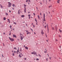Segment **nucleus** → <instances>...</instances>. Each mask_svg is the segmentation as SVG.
Instances as JSON below:
<instances>
[{
    "mask_svg": "<svg viewBox=\"0 0 62 62\" xmlns=\"http://www.w3.org/2000/svg\"><path fill=\"white\" fill-rule=\"evenodd\" d=\"M29 2H30V0H29Z\"/></svg>",
    "mask_w": 62,
    "mask_h": 62,
    "instance_id": "obj_63",
    "label": "nucleus"
},
{
    "mask_svg": "<svg viewBox=\"0 0 62 62\" xmlns=\"http://www.w3.org/2000/svg\"><path fill=\"white\" fill-rule=\"evenodd\" d=\"M21 40H22L23 39V37L22 36H21Z\"/></svg>",
    "mask_w": 62,
    "mask_h": 62,
    "instance_id": "obj_6",
    "label": "nucleus"
},
{
    "mask_svg": "<svg viewBox=\"0 0 62 62\" xmlns=\"http://www.w3.org/2000/svg\"><path fill=\"white\" fill-rule=\"evenodd\" d=\"M34 54L35 55H36L37 56H38L37 55V52H35V53L34 52Z\"/></svg>",
    "mask_w": 62,
    "mask_h": 62,
    "instance_id": "obj_2",
    "label": "nucleus"
},
{
    "mask_svg": "<svg viewBox=\"0 0 62 62\" xmlns=\"http://www.w3.org/2000/svg\"><path fill=\"white\" fill-rule=\"evenodd\" d=\"M19 56H20V57H22V56H21V54H19Z\"/></svg>",
    "mask_w": 62,
    "mask_h": 62,
    "instance_id": "obj_20",
    "label": "nucleus"
},
{
    "mask_svg": "<svg viewBox=\"0 0 62 62\" xmlns=\"http://www.w3.org/2000/svg\"><path fill=\"white\" fill-rule=\"evenodd\" d=\"M9 39L10 40H11V41H14V39L11 38L10 37H9Z\"/></svg>",
    "mask_w": 62,
    "mask_h": 62,
    "instance_id": "obj_1",
    "label": "nucleus"
},
{
    "mask_svg": "<svg viewBox=\"0 0 62 62\" xmlns=\"http://www.w3.org/2000/svg\"><path fill=\"white\" fill-rule=\"evenodd\" d=\"M9 35L10 36V35H11V33H10V32L9 33Z\"/></svg>",
    "mask_w": 62,
    "mask_h": 62,
    "instance_id": "obj_38",
    "label": "nucleus"
},
{
    "mask_svg": "<svg viewBox=\"0 0 62 62\" xmlns=\"http://www.w3.org/2000/svg\"><path fill=\"white\" fill-rule=\"evenodd\" d=\"M19 47H18V50H19Z\"/></svg>",
    "mask_w": 62,
    "mask_h": 62,
    "instance_id": "obj_58",
    "label": "nucleus"
},
{
    "mask_svg": "<svg viewBox=\"0 0 62 62\" xmlns=\"http://www.w3.org/2000/svg\"><path fill=\"white\" fill-rule=\"evenodd\" d=\"M48 33H49V29H47Z\"/></svg>",
    "mask_w": 62,
    "mask_h": 62,
    "instance_id": "obj_33",
    "label": "nucleus"
},
{
    "mask_svg": "<svg viewBox=\"0 0 62 62\" xmlns=\"http://www.w3.org/2000/svg\"><path fill=\"white\" fill-rule=\"evenodd\" d=\"M30 16H29V19H30Z\"/></svg>",
    "mask_w": 62,
    "mask_h": 62,
    "instance_id": "obj_40",
    "label": "nucleus"
},
{
    "mask_svg": "<svg viewBox=\"0 0 62 62\" xmlns=\"http://www.w3.org/2000/svg\"><path fill=\"white\" fill-rule=\"evenodd\" d=\"M13 30L14 31V29H13Z\"/></svg>",
    "mask_w": 62,
    "mask_h": 62,
    "instance_id": "obj_56",
    "label": "nucleus"
},
{
    "mask_svg": "<svg viewBox=\"0 0 62 62\" xmlns=\"http://www.w3.org/2000/svg\"><path fill=\"white\" fill-rule=\"evenodd\" d=\"M34 34H36V33L35 32H34Z\"/></svg>",
    "mask_w": 62,
    "mask_h": 62,
    "instance_id": "obj_64",
    "label": "nucleus"
},
{
    "mask_svg": "<svg viewBox=\"0 0 62 62\" xmlns=\"http://www.w3.org/2000/svg\"><path fill=\"white\" fill-rule=\"evenodd\" d=\"M51 7H52V5H51L50 6H49V8H51Z\"/></svg>",
    "mask_w": 62,
    "mask_h": 62,
    "instance_id": "obj_19",
    "label": "nucleus"
},
{
    "mask_svg": "<svg viewBox=\"0 0 62 62\" xmlns=\"http://www.w3.org/2000/svg\"><path fill=\"white\" fill-rule=\"evenodd\" d=\"M46 61H48V58H47L46 59Z\"/></svg>",
    "mask_w": 62,
    "mask_h": 62,
    "instance_id": "obj_42",
    "label": "nucleus"
},
{
    "mask_svg": "<svg viewBox=\"0 0 62 62\" xmlns=\"http://www.w3.org/2000/svg\"><path fill=\"white\" fill-rule=\"evenodd\" d=\"M33 27H35V25H33Z\"/></svg>",
    "mask_w": 62,
    "mask_h": 62,
    "instance_id": "obj_52",
    "label": "nucleus"
},
{
    "mask_svg": "<svg viewBox=\"0 0 62 62\" xmlns=\"http://www.w3.org/2000/svg\"><path fill=\"white\" fill-rule=\"evenodd\" d=\"M29 33V32H28L27 33V35H28Z\"/></svg>",
    "mask_w": 62,
    "mask_h": 62,
    "instance_id": "obj_44",
    "label": "nucleus"
},
{
    "mask_svg": "<svg viewBox=\"0 0 62 62\" xmlns=\"http://www.w3.org/2000/svg\"><path fill=\"white\" fill-rule=\"evenodd\" d=\"M3 34H4V35H5V33L4 32Z\"/></svg>",
    "mask_w": 62,
    "mask_h": 62,
    "instance_id": "obj_50",
    "label": "nucleus"
},
{
    "mask_svg": "<svg viewBox=\"0 0 62 62\" xmlns=\"http://www.w3.org/2000/svg\"><path fill=\"white\" fill-rule=\"evenodd\" d=\"M24 17V16H21V17Z\"/></svg>",
    "mask_w": 62,
    "mask_h": 62,
    "instance_id": "obj_27",
    "label": "nucleus"
},
{
    "mask_svg": "<svg viewBox=\"0 0 62 62\" xmlns=\"http://www.w3.org/2000/svg\"><path fill=\"white\" fill-rule=\"evenodd\" d=\"M28 32V31L27 30L26 31V32Z\"/></svg>",
    "mask_w": 62,
    "mask_h": 62,
    "instance_id": "obj_60",
    "label": "nucleus"
},
{
    "mask_svg": "<svg viewBox=\"0 0 62 62\" xmlns=\"http://www.w3.org/2000/svg\"><path fill=\"white\" fill-rule=\"evenodd\" d=\"M53 12H54V11H52Z\"/></svg>",
    "mask_w": 62,
    "mask_h": 62,
    "instance_id": "obj_62",
    "label": "nucleus"
},
{
    "mask_svg": "<svg viewBox=\"0 0 62 62\" xmlns=\"http://www.w3.org/2000/svg\"><path fill=\"white\" fill-rule=\"evenodd\" d=\"M24 59L25 60H26V58H24Z\"/></svg>",
    "mask_w": 62,
    "mask_h": 62,
    "instance_id": "obj_46",
    "label": "nucleus"
},
{
    "mask_svg": "<svg viewBox=\"0 0 62 62\" xmlns=\"http://www.w3.org/2000/svg\"><path fill=\"white\" fill-rule=\"evenodd\" d=\"M38 55L40 57H41V55H40L39 54Z\"/></svg>",
    "mask_w": 62,
    "mask_h": 62,
    "instance_id": "obj_18",
    "label": "nucleus"
},
{
    "mask_svg": "<svg viewBox=\"0 0 62 62\" xmlns=\"http://www.w3.org/2000/svg\"><path fill=\"white\" fill-rule=\"evenodd\" d=\"M13 7H15H15H16L15 6V5L14 4H13Z\"/></svg>",
    "mask_w": 62,
    "mask_h": 62,
    "instance_id": "obj_9",
    "label": "nucleus"
},
{
    "mask_svg": "<svg viewBox=\"0 0 62 62\" xmlns=\"http://www.w3.org/2000/svg\"><path fill=\"white\" fill-rule=\"evenodd\" d=\"M34 53H35L34 52H32L31 53V54H34Z\"/></svg>",
    "mask_w": 62,
    "mask_h": 62,
    "instance_id": "obj_25",
    "label": "nucleus"
},
{
    "mask_svg": "<svg viewBox=\"0 0 62 62\" xmlns=\"http://www.w3.org/2000/svg\"><path fill=\"white\" fill-rule=\"evenodd\" d=\"M47 29H49V28H48V24H47Z\"/></svg>",
    "mask_w": 62,
    "mask_h": 62,
    "instance_id": "obj_28",
    "label": "nucleus"
},
{
    "mask_svg": "<svg viewBox=\"0 0 62 62\" xmlns=\"http://www.w3.org/2000/svg\"><path fill=\"white\" fill-rule=\"evenodd\" d=\"M22 49H21V47H20V52H22Z\"/></svg>",
    "mask_w": 62,
    "mask_h": 62,
    "instance_id": "obj_8",
    "label": "nucleus"
},
{
    "mask_svg": "<svg viewBox=\"0 0 62 62\" xmlns=\"http://www.w3.org/2000/svg\"><path fill=\"white\" fill-rule=\"evenodd\" d=\"M8 5L9 7H10L11 6V3H9V4H8Z\"/></svg>",
    "mask_w": 62,
    "mask_h": 62,
    "instance_id": "obj_4",
    "label": "nucleus"
},
{
    "mask_svg": "<svg viewBox=\"0 0 62 62\" xmlns=\"http://www.w3.org/2000/svg\"><path fill=\"white\" fill-rule=\"evenodd\" d=\"M59 48H61V46H60Z\"/></svg>",
    "mask_w": 62,
    "mask_h": 62,
    "instance_id": "obj_54",
    "label": "nucleus"
},
{
    "mask_svg": "<svg viewBox=\"0 0 62 62\" xmlns=\"http://www.w3.org/2000/svg\"><path fill=\"white\" fill-rule=\"evenodd\" d=\"M13 56H14V53H13Z\"/></svg>",
    "mask_w": 62,
    "mask_h": 62,
    "instance_id": "obj_35",
    "label": "nucleus"
},
{
    "mask_svg": "<svg viewBox=\"0 0 62 62\" xmlns=\"http://www.w3.org/2000/svg\"><path fill=\"white\" fill-rule=\"evenodd\" d=\"M14 52L15 53V54L16 53V51H15Z\"/></svg>",
    "mask_w": 62,
    "mask_h": 62,
    "instance_id": "obj_49",
    "label": "nucleus"
},
{
    "mask_svg": "<svg viewBox=\"0 0 62 62\" xmlns=\"http://www.w3.org/2000/svg\"><path fill=\"white\" fill-rule=\"evenodd\" d=\"M28 2V0H27L26 1V2Z\"/></svg>",
    "mask_w": 62,
    "mask_h": 62,
    "instance_id": "obj_55",
    "label": "nucleus"
},
{
    "mask_svg": "<svg viewBox=\"0 0 62 62\" xmlns=\"http://www.w3.org/2000/svg\"><path fill=\"white\" fill-rule=\"evenodd\" d=\"M8 22L9 23H10V20H9V21H8Z\"/></svg>",
    "mask_w": 62,
    "mask_h": 62,
    "instance_id": "obj_31",
    "label": "nucleus"
},
{
    "mask_svg": "<svg viewBox=\"0 0 62 62\" xmlns=\"http://www.w3.org/2000/svg\"><path fill=\"white\" fill-rule=\"evenodd\" d=\"M14 49H15L16 50H17V48H16V47H14Z\"/></svg>",
    "mask_w": 62,
    "mask_h": 62,
    "instance_id": "obj_17",
    "label": "nucleus"
},
{
    "mask_svg": "<svg viewBox=\"0 0 62 62\" xmlns=\"http://www.w3.org/2000/svg\"><path fill=\"white\" fill-rule=\"evenodd\" d=\"M12 27V26H11V25H10V28H11Z\"/></svg>",
    "mask_w": 62,
    "mask_h": 62,
    "instance_id": "obj_30",
    "label": "nucleus"
},
{
    "mask_svg": "<svg viewBox=\"0 0 62 62\" xmlns=\"http://www.w3.org/2000/svg\"><path fill=\"white\" fill-rule=\"evenodd\" d=\"M57 2L58 3H59V2H60V0H58Z\"/></svg>",
    "mask_w": 62,
    "mask_h": 62,
    "instance_id": "obj_14",
    "label": "nucleus"
},
{
    "mask_svg": "<svg viewBox=\"0 0 62 62\" xmlns=\"http://www.w3.org/2000/svg\"><path fill=\"white\" fill-rule=\"evenodd\" d=\"M36 60H39V59L38 58H37L36 59Z\"/></svg>",
    "mask_w": 62,
    "mask_h": 62,
    "instance_id": "obj_24",
    "label": "nucleus"
},
{
    "mask_svg": "<svg viewBox=\"0 0 62 62\" xmlns=\"http://www.w3.org/2000/svg\"><path fill=\"white\" fill-rule=\"evenodd\" d=\"M8 21H10V20H9V19H8Z\"/></svg>",
    "mask_w": 62,
    "mask_h": 62,
    "instance_id": "obj_32",
    "label": "nucleus"
},
{
    "mask_svg": "<svg viewBox=\"0 0 62 62\" xmlns=\"http://www.w3.org/2000/svg\"><path fill=\"white\" fill-rule=\"evenodd\" d=\"M44 16H45V14L44 13Z\"/></svg>",
    "mask_w": 62,
    "mask_h": 62,
    "instance_id": "obj_61",
    "label": "nucleus"
},
{
    "mask_svg": "<svg viewBox=\"0 0 62 62\" xmlns=\"http://www.w3.org/2000/svg\"><path fill=\"white\" fill-rule=\"evenodd\" d=\"M14 23L15 24H16V22H14Z\"/></svg>",
    "mask_w": 62,
    "mask_h": 62,
    "instance_id": "obj_29",
    "label": "nucleus"
},
{
    "mask_svg": "<svg viewBox=\"0 0 62 62\" xmlns=\"http://www.w3.org/2000/svg\"><path fill=\"white\" fill-rule=\"evenodd\" d=\"M38 18H39V16H38Z\"/></svg>",
    "mask_w": 62,
    "mask_h": 62,
    "instance_id": "obj_34",
    "label": "nucleus"
},
{
    "mask_svg": "<svg viewBox=\"0 0 62 62\" xmlns=\"http://www.w3.org/2000/svg\"><path fill=\"white\" fill-rule=\"evenodd\" d=\"M59 38H61V36H60V35H59Z\"/></svg>",
    "mask_w": 62,
    "mask_h": 62,
    "instance_id": "obj_21",
    "label": "nucleus"
},
{
    "mask_svg": "<svg viewBox=\"0 0 62 62\" xmlns=\"http://www.w3.org/2000/svg\"><path fill=\"white\" fill-rule=\"evenodd\" d=\"M55 28L56 29V30H57V27L56 25H55Z\"/></svg>",
    "mask_w": 62,
    "mask_h": 62,
    "instance_id": "obj_12",
    "label": "nucleus"
},
{
    "mask_svg": "<svg viewBox=\"0 0 62 62\" xmlns=\"http://www.w3.org/2000/svg\"><path fill=\"white\" fill-rule=\"evenodd\" d=\"M44 21H45V16H44Z\"/></svg>",
    "mask_w": 62,
    "mask_h": 62,
    "instance_id": "obj_11",
    "label": "nucleus"
},
{
    "mask_svg": "<svg viewBox=\"0 0 62 62\" xmlns=\"http://www.w3.org/2000/svg\"><path fill=\"white\" fill-rule=\"evenodd\" d=\"M36 9H38V7H36Z\"/></svg>",
    "mask_w": 62,
    "mask_h": 62,
    "instance_id": "obj_53",
    "label": "nucleus"
},
{
    "mask_svg": "<svg viewBox=\"0 0 62 62\" xmlns=\"http://www.w3.org/2000/svg\"><path fill=\"white\" fill-rule=\"evenodd\" d=\"M16 54H18V52H16Z\"/></svg>",
    "mask_w": 62,
    "mask_h": 62,
    "instance_id": "obj_45",
    "label": "nucleus"
},
{
    "mask_svg": "<svg viewBox=\"0 0 62 62\" xmlns=\"http://www.w3.org/2000/svg\"><path fill=\"white\" fill-rule=\"evenodd\" d=\"M43 30H42V31H41V33L42 35H43V33H42V32H43Z\"/></svg>",
    "mask_w": 62,
    "mask_h": 62,
    "instance_id": "obj_15",
    "label": "nucleus"
},
{
    "mask_svg": "<svg viewBox=\"0 0 62 62\" xmlns=\"http://www.w3.org/2000/svg\"><path fill=\"white\" fill-rule=\"evenodd\" d=\"M1 8H3V6H1Z\"/></svg>",
    "mask_w": 62,
    "mask_h": 62,
    "instance_id": "obj_43",
    "label": "nucleus"
},
{
    "mask_svg": "<svg viewBox=\"0 0 62 62\" xmlns=\"http://www.w3.org/2000/svg\"><path fill=\"white\" fill-rule=\"evenodd\" d=\"M24 11L25 13H26V8L25 7H24Z\"/></svg>",
    "mask_w": 62,
    "mask_h": 62,
    "instance_id": "obj_5",
    "label": "nucleus"
},
{
    "mask_svg": "<svg viewBox=\"0 0 62 62\" xmlns=\"http://www.w3.org/2000/svg\"><path fill=\"white\" fill-rule=\"evenodd\" d=\"M2 56L3 57V54H2Z\"/></svg>",
    "mask_w": 62,
    "mask_h": 62,
    "instance_id": "obj_57",
    "label": "nucleus"
},
{
    "mask_svg": "<svg viewBox=\"0 0 62 62\" xmlns=\"http://www.w3.org/2000/svg\"><path fill=\"white\" fill-rule=\"evenodd\" d=\"M6 20V17H4L3 18V20L4 21H5V20Z\"/></svg>",
    "mask_w": 62,
    "mask_h": 62,
    "instance_id": "obj_7",
    "label": "nucleus"
},
{
    "mask_svg": "<svg viewBox=\"0 0 62 62\" xmlns=\"http://www.w3.org/2000/svg\"><path fill=\"white\" fill-rule=\"evenodd\" d=\"M13 36L14 38H17V37H16V35H15L13 34Z\"/></svg>",
    "mask_w": 62,
    "mask_h": 62,
    "instance_id": "obj_3",
    "label": "nucleus"
},
{
    "mask_svg": "<svg viewBox=\"0 0 62 62\" xmlns=\"http://www.w3.org/2000/svg\"><path fill=\"white\" fill-rule=\"evenodd\" d=\"M33 15H34V16H35V13H33Z\"/></svg>",
    "mask_w": 62,
    "mask_h": 62,
    "instance_id": "obj_47",
    "label": "nucleus"
},
{
    "mask_svg": "<svg viewBox=\"0 0 62 62\" xmlns=\"http://www.w3.org/2000/svg\"><path fill=\"white\" fill-rule=\"evenodd\" d=\"M35 21H36V22H37V23H38V22H37V19H36L35 18Z\"/></svg>",
    "mask_w": 62,
    "mask_h": 62,
    "instance_id": "obj_13",
    "label": "nucleus"
},
{
    "mask_svg": "<svg viewBox=\"0 0 62 62\" xmlns=\"http://www.w3.org/2000/svg\"><path fill=\"white\" fill-rule=\"evenodd\" d=\"M55 41H58V40L57 39H56L55 40Z\"/></svg>",
    "mask_w": 62,
    "mask_h": 62,
    "instance_id": "obj_37",
    "label": "nucleus"
},
{
    "mask_svg": "<svg viewBox=\"0 0 62 62\" xmlns=\"http://www.w3.org/2000/svg\"><path fill=\"white\" fill-rule=\"evenodd\" d=\"M24 7H26V5L25 4H24Z\"/></svg>",
    "mask_w": 62,
    "mask_h": 62,
    "instance_id": "obj_26",
    "label": "nucleus"
},
{
    "mask_svg": "<svg viewBox=\"0 0 62 62\" xmlns=\"http://www.w3.org/2000/svg\"><path fill=\"white\" fill-rule=\"evenodd\" d=\"M9 12H11V11L10 10H9Z\"/></svg>",
    "mask_w": 62,
    "mask_h": 62,
    "instance_id": "obj_51",
    "label": "nucleus"
},
{
    "mask_svg": "<svg viewBox=\"0 0 62 62\" xmlns=\"http://www.w3.org/2000/svg\"><path fill=\"white\" fill-rule=\"evenodd\" d=\"M31 31H32V32H33V30H32V29H31Z\"/></svg>",
    "mask_w": 62,
    "mask_h": 62,
    "instance_id": "obj_36",
    "label": "nucleus"
},
{
    "mask_svg": "<svg viewBox=\"0 0 62 62\" xmlns=\"http://www.w3.org/2000/svg\"><path fill=\"white\" fill-rule=\"evenodd\" d=\"M18 51H19V50H17L16 52H18Z\"/></svg>",
    "mask_w": 62,
    "mask_h": 62,
    "instance_id": "obj_59",
    "label": "nucleus"
},
{
    "mask_svg": "<svg viewBox=\"0 0 62 62\" xmlns=\"http://www.w3.org/2000/svg\"><path fill=\"white\" fill-rule=\"evenodd\" d=\"M45 28H46V25L45 26Z\"/></svg>",
    "mask_w": 62,
    "mask_h": 62,
    "instance_id": "obj_48",
    "label": "nucleus"
},
{
    "mask_svg": "<svg viewBox=\"0 0 62 62\" xmlns=\"http://www.w3.org/2000/svg\"><path fill=\"white\" fill-rule=\"evenodd\" d=\"M20 11V10H19L18 11V13L19 14H20V12H19V11Z\"/></svg>",
    "mask_w": 62,
    "mask_h": 62,
    "instance_id": "obj_22",
    "label": "nucleus"
},
{
    "mask_svg": "<svg viewBox=\"0 0 62 62\" xmlns=\"http://www.w3.org/2000/svg\"><path fill=\"white\" fill-rule=\"evenodd\" d=\"M60 32H61H61H62V31H61L60 30Z\"/></svg>",
    "mask_w": 62,
    "mask_h": 62,
    "instance_id": "obj_39",
    "label": "nucleus"
},
{
    "mask_svg": "<svg viewBox=\"0 0 62 62\" xmlns=\"http://www.w3.org/2000/svg\"><path fill=\"white\" fill-rule=\"evenodd\" d=\"M3 46H5V45H4V43H3Z\"/></svg>",
    "mask_w": 62,
    "mask_h": 62,
    "instance_id": "obj_41",
    "label": "nucleus"
},
{
    "mask_svg": "<svg viewBox=\"0 0 62 62\" xmlns=\"http://www.w3.org/2000/svg\"><path fill=\"white\" fill-rule=\"evenodd\" d=\"M25 48L26 49H27V50H28V47L26 46L25 47Z\"/></svg>",
    "mask_w": 62,
    "mask_h": 62,
    "instance_id": "obj_10",
    "label": "nucleus"
},
{
    "mask_svg": "<svg viewBox=\"0 0 62 62\" xmlns=\"http://www.w3.org/2000/svg\"><path fill=\"white\" fill-rule=\"evenodd\" d=\"M6 15H7V16L8 15V13H6Z\"/></svg>",
    "mask_w": 62,
    "mask_h": 62,
    "instance_id": "obj_23",
    "label": "nucleus"
},
{
    "mask_svg": "<svg viewBox=\"0 0 62 62\" xmlns=\"http://www.w3.org/2000/svg\"><path fill=\"white\" fill-rule=\"evenodd\" d=\"M52 29L53 30H54V27H52Z\"/></svg>",
    "mask_w": 62,
    "mask_h": 62,
    "instance_id": "obj_16",
    "label": "nucleus"
}]
</instances>
